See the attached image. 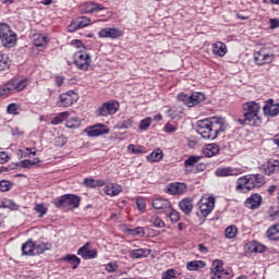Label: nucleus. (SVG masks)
I'll return each instance as SVG.
<instances>
[{
	"label": "nucleus",
	"mask_w": 279,
	"mask_h": 279,
	"mask_svg": "<svg viewBox=\"0 0 279 279\" xmlns=\"http://www.w3.org/2000/svg\"><path fill=\"white\" fill-rule=\"evenodd\" d=\"M228 124L226 120L219 117H213L197 122L196 132L207 141H215L220 132H226Z\"/></svg>",
	"instance_id": "nucleus-1"
},
{
	"label": "nucleus",
	"mask_w": 279,
	"mask_h": 279,
	"mask_svg": "<svg viewBox=\"0 0 279 279\" xmlns=\"http://www.w3.org/2000/svg\"><path fill=\"white\" fill-rule=\"evenodd\" d=\"M243 110V119H239L238 123L240 125H252L253 128L260 126L263 120L258 117V112H260V105L256 101H248L242 105Z\"/></svg>",
	"instance_id": "nucleus-2"
},
{
	"label": "nucleus",
	"mask_w": 279,
	"mask_h": 279,
	"mask_svg": "<svg viewBox=\"0 0 279 279\" xmlns=\"http://www.w3.org/2000/svg\"><path fill=\"white\" fill-rule=\"evenodd\" d=\"M210 279H230L234 278V270L230 267L223 268V260L215 259L209 268Z\"/></svg>",
	"instance_id": "nucleus-3"
},
{
	"label": "nucleus",
	"mask_w": 279,
	"mask_h": 279,
	"mask_svg": "<svg viewBox=\"0 0 279 279\" xmlns=\"http://www.w3.org/2000/svg\"><path fill=\"white\" fill-rule=\"evenodd\" d=\"M27 86H29V80L13 78L0 88V97H8V95H12L14 90L16 93H21V90H25Z\"/></svg>",
	"instance_id": "nucleus-4"
},
{
	"label": "nucleus",
	"mask_w": 279,
	"mask_h": 279,
	"mask_svg": "<svg viewBox=\"0 0 279 279\" xmlns=\"http://www.w3.org/2000/svg\"><path fill=\"white\" fill-rule=\"evenodd\" d=\"M0 40L8 49L16 45V33L7 23H0Z\"/></svg>",
	"instance_id": "nucleus-5"
},
{
	"label": "nucleus",
	"mask_w": 279,
	"mask_h": 279,
	"mask_svg": "<svg viewBox=\"0 0 279 279\" xmlns=\"http://www.w3.org/2000/svg\"><path fill=\"white\" fill-rule=\"evenodd\" d=\"M81 202L82 199L77 195L64 194L58 201H54L53 204L56 208H68L69 210H73L80 208Z\"/></svg>",
	"instance_id": "nucleus-6"
},
{
	"label": "nucleus",
	"mask_w": 279,
	"mask_h": 279,
	"mask_svg": "<svg viewBox=\"0 0 279 279\" xmlns=\"http://www.w3.org/2000/svg\"><path fill=\"white\" fill-rule=\"evenodd\" d=\"M92 62L90 53L82 50L74 53V64L80 71H88Z\"/></svg>",
	"instance_id": "nucleus-7"
},
{
	"label": "nucleus",
	"mask_w": 279,
	"mask_h": 279,
	"mask_svg": "<svg viewBox=\"0 0 279 279\" xmlns=\"http://www.w3.org/2000/svg\"><path fill=\"white\" fill-rule=\"evenodd\" d=\"M80 97L73 90H69L59 96L57 106L58 108H70L73 104L77 102Z\"/></svg>",
	"instance_id": "nucleus-8"
},
{
	"label": "nucleus",
	"mask_w": 279,
	"mask_h": 279,
	"mask_svg": "<svg viewBox=\"0 0 279 279\" xmlns=\"http://www.w3.org/2000/svg\"><path fill=\"white\" fill-rule=\"evenodd\" d=\"M215 208V197L201 198L198 202V209L202 217H208Z\"/></svg>",
	"instance_id": "nucleus-9"
},
{
	"label": "nucleus",
	"mask_w": 279,
	"mask_h": 279,
	"mask_svg": "<svg viewBox=\"0 0 279 279\" xmlns=\"http://www.w3.org/2000/svg\"><path fill=\"white\" fill-rule=\"evenodd\" d=\"M274 53L267 52L265 49H260L254 54V62L258 64V66H264V64H271L274 62Z\"/></svg>",
	"instance_id": "nucleus-10"
},
{
	"label": "nucleus",
	"mask_w": 279,
	"mask_h": 279,
	"mask_svg": "<svg viewBox=\"0 0 279 279\" xmlns=\"http://www.w3.org/2000/svg\"><path fill=\"white\" fill-rule=\"evenodd\" d=\"M241 173H243V169L233 167H219L215 171L217 178L236 177L241 175Z\"/></svg>",
	"instance_id": "nucleus-11"
},
{
	"label": "nucleus",
	"mask_w": 279,
	"mask_h": 279,
	"mask_svg": "<svg viewBox=\"0 0 279 279\" xmlns=\"http://www.w3.org/2000/svg\"><path fill=\"white\" fill-rule=\"evenodd\" d=\"M254 187L252 185V181L250 180L248 174L240 177L235 183L236 193H250Z\"/></svg>",
	"instance_id": "nucleus-12"
},
{
	"label": "nucleus",
	"mask_w": 279,
	"mask_h": 279,
	"mask_svg": "<svg viewBox=\"0 0 279 279\" xmlns=\"http://www.w3.org/2000/svg\"><path fill=\"white\" fill-rule=\"evenodd\" d=\"M87 136L95 138L97 136H104V134H110V129L106 124H96L85 130Z\"/></svg>",
	"instance_id": "nucleus-13"
},
{
	"label": "nucleus",
	"mask_w": 279,
	"mask_h": 279,
	"mask_svg": "<svg viewBox=\"0 0 279 279\" xmlns=\"http://www.w3.org/2000/svg\"><path fill=\"white\" fill-rule=\"evenodd\" d=\"M119 110V102L118 101H108L105 102L100 108H98L99 117H108L110 114H117Z\"/></svg>",
	"instance_id": "nucleus-14"
},
{
	"label": "nucleus",
	"mask_w": 279,
	"mask_h": 279,
	"mask_svg": "<svg viewBox=\"0 0 279 279\" xmlns=\"http://www.w3.org/2000/svg\"><path fill=\"white\" fill-rule=\"evenodd\" d=\"M100 38H111V40H117L123 36V31L114 27H105L98 32Z\"/></svg>",
	"instance_id": "nucleus-15"
},
{
	"label": "nucleus",
	"mask_w": 279,
	"mask_h": 279,
	"mask_svg": "<svg viewBox=\"0 0 279 279\" xmlns=\"http://www.w3.org/2000/svg\"><path fill=\"white\" fill-rule=\"evenodd\" d=\"M90 243H85L82 247L78 248L77 254L82 256L84 260H93V258H97V250H90Z\"/></svg>",
	"instance_id": "nucleus-16"
},
{
	"label": "nucleus",
	"mask_w": 279,
	"mask_h": 279,
	"mask_svg": "<svg viewBox=\"0 0 279 279\" xmlns=\"http://www.w3.org/2000/svg\"><path fill=\"white\" fill-rule=\"evenodd\" d=\"M88 25H90V17L81 16L70 24L69 29L70 32H77V29H84V27H88Z\"/></svg>",
	"instance_id": "nucleus-17"
},
{
	"label": "nucleus",
	"mask_w": 279,
	"mask_h": 279,
	"mask_svg": "<svg viewBox=\"0 0 279 279\" xmlns=\"http://www.w3.org/2000/svg\"><path fill=\"white\" fill-rule=\"evenodd\" d=\"M151 206L155 210H161L162 213H169L171 210V202L167 198H155Z\"/></svg>",
	"instance_id": "nucleus-18"
},
{
	"label": "nucleus",
	"mask_w": 279,
	"mask_h": 279,
	"mask_svg": "<svg viewBox=\"0 0 279 279\" xmlns=\"http://www.w3.org/2000/svg\"><path fill=\"white\" fill-rule=\"evenodd\" d=\"M189 189L186 183H170L167 187V193L170 195H184V192Z\"/></svg>",
	"instance_id": "nucleus-19"
},
{
	"label": "nucleus",
	"mask_w": 279,
	"mask_h": 279,
	"mask_svg": "<svg viewBox=\"0 0 279 279\" xmlns=\"http://www.w3.org/2000/svg\"><path fill=\"white\" fill-rule=\"evenodd\" d=\"M265 117H278L279 104L274 105V100H269L263 108Z\"/></svg>",
	"instance_id": "nucleus-20"
},
{
	"label": "nucleus",
	"mask_w": 279,
	"mask_h": 279,
	"mask_svg": "<svg viewBox=\"0 0 279 279\" xmlns=\"http://www.w3.org/2000/svg\"><path fill=\"white\" fill-rule=\"evenodd\" d=\"M104 10V7L95 2H85L81 5V12L83 14H93V12H99Z\"/></svg>",
	"instance_id": "nucleus-21"
},
{
	"label": "nucleus",
	"mask_w": 279,
	"mask_h": 279,
	"mask_svg": "<svg viewBox=\"0 0 279 279\" xmlns=\"http://www.w3.org/2000/svg\"><path fill=\"white\" fill-rule=\"evenodd\" d=\"M279 171V161L270 159L264 165V172L266 175H274Z\"/></svg>",
	"instance_id": "nucleus-22"
},
{
	"label": "nucleus",
	"mask_w": 279,
	"mask_h": 279,
	"mask_svg": "<svg viewBox=\"0 0 279 279\" xmlns=\"http://www.w3.org/2000/svg\"><path fill=\"white\" fill-rule=\"evenodd\" d=\"M214 56H218V58H223L226 53H228V46L222 41H217L211 45Z\"/></svg>",
	"instance_id": "nucleus-23"
},
{
	"label": "nucleus",
	"mask_w": 279,
	"mask_h": 279,
	"mask_svg": "<svg viewBox=\"0 0 279 279\" xmlns=\"http://www.w3.org/2000/svg\"><path fill=\"white\" fill-rule=\"evenodd\" d=\"M262 202L263 196H260L259 194H253L246 199L245 204L248 208H252L254 210L258 208V206H260Z\"/></svg>",
	"instance_id": "nucleus-24"
},
{
	"label": "nucleus",
	"mask_w": 279,
	"mask_h": 279,
	"mask_svg": "<svg viewBox=\"0 0 279 279\" xmlns=\"http://www.w3.org/2000/svg\"><path fill=\"white\" fill-rule=\"evenodd\" d=\"M22 255L23 256H36L34 241L28 240L24 244H22Z\"/></svg>",
	"instance_id": "nucleus-25"
},
{
	"label": "nucleus",
	"mask_w": 279,
	"mask_h": 279,
	"mask_svg": "<svg viewBox=\"0 0 279 279\" xmlns=\"http://www.w3.org/2000/svg\"><path fill=\"white\" fill-rule=\"evenodd\" d=\"M179 208L184 213V215H191L193 213V199L191 198H183L179 203Z\"/></svg>",
	"instance_id": "nucleus-26"
},
{
	"label": "nucleus",
	"mask_w": 279,
	"mask_h": 279,
	"mask_svg": "<svg viewBox=\"0 0 279 279\" xmlns=\"http://www.w3.org/2000/svg\"><path fill=\"white\" fill-rule=\"evenodd\" d=\"M248 180L253 189H260L265 184V177L263 174H248Z\"/></svg>",
	"instance_id": "nucleus-27"
},
{
	"label": "nucleus",
	"mask_w": 279,
	"mask_h": 279,
	"mask_svg": "<svg viewBox=\"0 0 279 279\" xmlns=\"http://www.w3.org/2000/svg\"><path fill=\"white\" fill-rule=\"evenodd\" d=\"M104 191L110 197H117V195H119V193H121V185L111 183V184L106 185L104 187Z\"/></svg>",
	"instance_id": "nucleus-28"
},
{
	"label": "nucleus",
	"mask_w": 279,
	"mask_h": 279,
	"mask_svg": "<svg viewBox=\"0 0 279 279\" xmlns=\"http://www.w3.org/2000/svg\"><path fill=\"white\" fill-rule=\"evenodd\" d=\"M246 248L248 250V252H255L258 254H263V252H265V250H267V247H265V245H263L262 243H259L257 241L248 242L246 244Z\"/></svg>",
	"instance_id": "nucleus-29"
},
{
	"label": "nucleus",
	"mask_w": 279,
	"mask_h": 279,
	"mask_svg": "<svg viewBox=\"0 0 279 279\" xmlns=\"http://www.w3.org/2000/svg\"><path fill=\"white\" fill-rule=\"evenodd\" d=\"M266 236L270 241H279V223L270 226L266 231Z\"/></svg>",
	"instance_id": "nucleus-30"
},
{
	"label": "nucleus",
	"mask_w": 279,
	"mask_h": 279,
	"mask_svg": "<svg viewBox=\"0 0 279 279\" xmlns=\"http://www.w3.org/2000/svg\"><path fill=\"white\" fill-rule=\"evenodd\" d=\"M206 267V262L204 260H192L186 264L187 271H199Z\"/></svg>",
	"instance_id": "nucleus-31"
},
{
	"label": "nucleus",
	"mask_w": 279,
	"mask_h": 279,
	"mask_svg": "<svg viewBox=\"0 0 279 279\" xmlns=\"http://www.w3.org/2000/svg\"><path fill=\"white\" fill-rule=\"evenodd\" d=\"M151 254V250L149 248H136L131 252V258H147Z\"/></svg>",
	"instance_id": "nucleus-32"
},
{
	"label": "nucleus",
	"mask_w": 279,
	"mask_h": 279,
	"mask_svg": "<svg viewBox=\"0 0 279 279\" xmlns=\"http://www.w3.org/2000/svg\"><path fill=\"white\" fill-rule=\"evenodd\" d=\"M204 154L206 158H213V156H217V154H219V145L208 144L204 149Z\"/></svg>",
	"instance_id": "nucleus-33"
},
{
	"label": "nucleus",
	"mask_w": 279,
	"mask_h": 279,
	"mask_svg": "<svg viewBox=\"0 0 279 279\" xmlns=\"http://www.w3.org/2000/svg\"><path fill=\"white\" fill-rule=\"evenodd\" d=\"M47 250H51V244L44 242H35V255L45 254Z\"/></svg>",
	"instance_id": "nucleus-34"
},
{
	"label": "nucleus",
	"mask_w": 279,
	"mask_h": 279,
	"mask_svg": "<svg viewBox=\"0 0 279 279\" xmlns=\"http://www.w3.org/2000/svg\"><path fill=\"white\" fill-rule=\"evenodd\" d=\"M63 260L70 263L72 265V269H77L82 263V259H80V257H77L75 254L66 255Z\"/></svg>",
	"instance_id": "nucleus-35"
},
{
	"label": "nucleus",
	"mask_w": 279,
	"mask_h": 279,
	"mask_svg": "<svg viewBox=\"0 0 279 279\" xmlns=\"http://www.w3.org/2000/svg\"><path fill=\"white\" fill-rule=\"evenodd\" d=\"M147 160H149V162H160V160H162V149H155L147 156Z\"/></svg>",
	"instance_id": "nucleus-36"
},
{
	"label": "nucleus",
	"mask_w": 279,
	"mask_h": 279,
	"mask_svg": "<svg viewBox=\"0 0 279 279\" xmlns=\"http://www.w3.org/2000/svg\"><path fill=\"white\" fill-rule=\"evenodd\" d=\"M81 123L80 118L72 117L65 121V128L69 130H75L76 128H80Z\"/></svg>",
	"instance_id": "nucleus-37"
},
{
	"label": "nucleus",
	"mask_w": 279,
	"mask_h": 279,
	"mask_svg": "<svg viewBox=\"0 0 279 279\" xmlns=\"http://www.w3.org/2000/svg\"><path fill=\"white\" fill-rule=\"evenodd\" d=\"M33 41L35 47H43L44 45H47V36L43 34H35L33 36Z\"/></svg>",
	"instance_id": "nucleus-38"
},
{
	"label": "nucleus",
	"mask_w": 279,
	"mask_h": 279,
	"mask_svg": "<svg viewBox=\"0 0 279 279\" xmlns=\"http://www.w3.org/2000/svg\"><path fill=\"white\" fill-rule=\"evenodd\" d=\"M238 233H239V229L234 225L227 227L225 230V236L227 239H234V238H236Z\"/></svg>",
	"instance_id": "nucleus-39"
},
{
	"label": "nucleus",
	"mask_w": 279,
	"mask_h": 279,
	"mask_svg": "<svg viewBox=\"0 0 279 279\" xmlns=\"http://www.w3.org/2000/svg\"><path fill=\"white\" fill-rule=\"evenodd\" d=\"M166 215H167V217H169V219H170V221H172V223H178V221H180V213H178V210L173 209L172 206L166 213Z\"/></svg>",
	"instance_id": "nucleus-40"
},
{
	"label": "nucleus",
	"mask_w": 279,
	"mask_h": 279,
	"mask_svg": "<svg viewBox=\"0 0 279 279\" xmlns=\"http://www.w3.org/2000/svg\"><path fill=\"white\" fill-rule=\"evenodd\" d=\"M178 101H182L189 108H193V100H192L191 95H186V94L181 93V94L178 95Z\"/></svg>",
	"instance_id": "nucleus-41"
},
{
	"label": "nucleus",
	"mask_w": 279,
	"mask_h": 279,
	"mask_svg": "<svg viewBox=\"0 0 279 279\" xmlns=\"http://www.w3.org/2000/svg\"><path fill=\"white\" fill-rule=\"evenodd\" d=\"M202 160V156H190L185 161H184V167H195L199 161Z\"/></svg>",
	"instance_id": "nucleus-42"
},
{
	"label": "nucleus",
	"mask_w": 279,
	"mask_h": 279,
	"mask_svg": "<svg viewBox=\"0 0 279 279\" xmlns=\"http://www.w3.org/2000/svg\"><path fill=\"white\" fill-rule=\"evenodd\" d=\"M8 69H10V59L0 53V71H8Z\"/></svg>",
	"instance_id": "nucleus-43"
},
{
	"label": "nucleus",
	"mask_w": 279,
	"mask_h": 279,
	"mask_svg": "<svg viewBox=\"0 0 279 279\" xmlns=\"http://www.w3.org/2000/svg\"><path fill=\"white\" fill-rule=\"evenodd\" d=\"M66 117H69V112H61L59 116L54 117L51 120V124L60 125V123H62L64 121V119H66Z\"/></svg>",
	"instance_id": "nucleus-44"
},
{
	"label": "nucleus",
	"mask_w": 279,
	"mask_h": 279,
	"mask_svg": "<svg viewBox=\"0 0 279 279\" xmlns=\"http://www.w3.org/2000/svg\"><path fill=\"white\" fill-rule=\"evenodd\" d=\"M151 123H154V120L148 117L140 122L138 129L143 131L149 130Z\"/></svg>",
	"instance_id": "nucleus-45"
},
{
	"label": "nucleus",
	"mask_w": 279,
	"mask_h": 279,
	"mask_svg": "<svg viewBox=\"0 0 279 279\" xmlns=\"http://www.w3.org/2000/svg\"><path fill=\"white\" fill-rule=\"evenodd\" d=\"M192 97V106H197L201 101H204V94L202 93H193Z\"/></svg>",
	"instance_id": "nucleus-46"
},
{
	"label": "nucleus",
	"mask_w": 279,
	"mask_h": 279,
	"mask_svg": "<svg viewBox=\"0 0 279 279\" xmlns=\"http://www.w3.org/2000/svg\"><path fill=\"white\" fill-rule=\"evenodd\" d=\"M34 210L39 215V217H45L48 211L47 207H45L44 204L35 205Z\"/></svg>",
	"instance_id": "nucleus-47"
},
{
	"label": "nucleus",
	"mask_w": 279,
	"mask_h": 279,
	"mask_svg": "<svg viewBox=\"0 0 279 279\" xmlns=\"http://www.w3.org/2000/svg\"><path fill=\"white\" fill-rule=\"evenodd\" d=\"M10 189H12V182L5 180L0 181V191L2 193H8Z\"/></svg>",
	"instance_id": "nucleus-48"
},
{
	"label": "nucleus",
	"mask_w": 279,
	"mask_h": 279,
	"mask_svg": "<svg viewBox=\"0 0 279 279\" xmlns=\"http://www.w3.org/2000/svg\"><path fill=\"white\" fill-rule=\"evenodd\" d=\"M163 132H166V134H173L178 132V126L171 124V122H168L163 128Z\"/></svg>",
	"instance_id": "nucleus-49"
},
{
	"label": "nucleus",
	"mask_w": 279,
	"mask_h": 279,
	"mask_svg": "<svg viewBox=\"0 0 279 279\" xmlns=\"http://www.w3.org/2000/svg\"><path fill=\"white\" fill-rule=\"evenodd\" d=\"M66 142L68 140H66V136L64 135H60L54 140L57 147H64V145H66Z\"/></svg>",
	"instance_id": "nucleus-50"
},
{
	"label": "nucleus",
	"mask_w": 279,
	"mask_h": 279,
	"mask_svg": "<svg viewBox=\"0 0 279 279\" xmlns=\"http://www.w3.org/2000/svg\"><path fill=\"white\" fill-rule=\"evenodd\" d=\"M151 223L154 228H165V221L160 219V217H154L151 218Z\"/></svg>",
	"instance_id": "nucleus-51"
},
{
	"label": "nucleus",
	"mask_w": 279,
	"mask_h": 279,
	"mask_svg": "<svg viewBox=\"0 0 279 279\" xmlns=\"http://www.w3.org/2000/svg\"><path fill=\"white\" fill-rule=\"evenodd\" d=\"M8 114H19V106L16 104H10L7 108Z\"/></svg>",
	"instance_id": "nucleus-52"
},
{
	"label": "nucleus",
	"mask_w": 279,
	"mask_h": 279,
	"mask_svg": "<svg viewBox=\"0 0 279 279\" xmlns=\"http://www.w3.org/2000/svg\"><path fill=\"white\" fill-rule=\"evenodd\" d=\"M132 123H134V120L132 118L122 121L120 124V130H128L132 128Z\"/></svg>",
	"instance_id": "nucleus-53"
},
{
	"label": "nucleus",
	"mask_w": 279,
	"mask_h": 279,
	"mask_svg": "<svg viewBox=\"0 0 279 279\" xmlns=\"http://www.w3.org/2000/svg\"><path fill=\"white\" fill-rule=\"evenodd\" d=\"M135 204L138 210H145V208H147V204L145 203L144 198H136Z\"/></svg>",
	"instance_id": "nucleus-54"
},
{
	"label": "nucleus",
	"mask_w": 279,
	"mask_h": 279,
	"mask_svg": "<svg viewBox=\"0 0 279 279\" xmlns=\"http://www.w3.org/2000/svg\"><path fill=\"white\" fill-rule=\"evenodd\" d=\"M5 162H10V156L5 151H0V165H5Z\"/></svg>",
	"instance_id": "nucleus-55"
},
{
	"label": "nucleus",
	"mask_w": 279,
	"mask_h": 279,
	"mask_svg": "<svg viewBox=\"0 0 279 279\" xmlns=\"http://www.w3.org/2000/svg\"><path fill=\"white\" fill-rule=\"evenodd\" d=\"M117 269H119V266L117 264L109 263L106 265V271H108V274H114Z\"/></svg>",
	"instance_id": "nucleus-56"
},
{
	"label": "nucleus",
	"mask_w": 279,
	"mask_h": 279,
	"mask_svg": "<svg viewBox=\"0 0 279 279\" xmlns=\"http://www.w3.org/2000/svg\"><path fill=\"white\" fill-rule=\"evenodd\" d=\"M175 278V270L168 269L163 275L162 279H174Z\"/></svg>",
	"instance_id": "nucleus-57"
},
{
	"label": "nucleus",
	"mask_w": 279,
	"mask_h": 279,
	"mask_svg": "<svg viewBox=\"0 0 279 279\" xmlns=\"http://www.w3.org/2000/svg\"><path fill=\"white\" fill-rule=\"evenodd\" d=\"M4 208H9L10 210H19V205H16L14 201H9L4 204Z\"/></svg>",
	"instance_id": "nucleus-58"
},
{
	"label": "nucleus",
	"mask_w": 279,
	"mask_h": 279,
	"mask_svg": "<svg viewBox=\"0 0 279 279\" xmlns=\"http://www.w3.org/2000/svg\"><path fill=\"white\" fill-rule=\"evenodd\" d=\"M132 234H134L135 236H143L145 235V229L143 227H137L132 230Z\"/></svg>",
	"instance_id": "nucleus-59"
},
{
	"label": "nucleus",
	"mask_w": 279,
	"mask_h": 279,
	"mask_svg": "<svg viewBox=\"0 0 279 279\" xmlns=\"http://www.w3.org/2000/svg\"><path fill=\"white\" fill-rule=\"evenodd\" d=\"M17 167H22L23 169H29L32 166V160L25 159L17 163Z\"/></svg>",
	"instance_id": "nucleus-60"
},
{
	"label": "nucleus",
	"mask_w": 279,
	"mask_h": 279,
	"mask_svg": "<svg viewBox=\"0 0 279 279\" xmlns=\"http://www.w3.org/2000/svg\"><path fill=\"white\" fill-rule=\"evenodd\" d=\"M269 23H270V29H277V27H279V20L278 19H270Z\"/></svg>",
	"instance_id": "nucleus-61"
},
{
	"label": "nucleus",
	"mask_w": 279,
	"mask_h": 279,
	"mask_svg": "<svg viewBox=\"0 0 279 279\" xmlns=\"http://www.w3.org/2000/svg\"><path fill=\"white\" fill-rule=\"evenodd\" d=\"M85 186H89L90 189H95V180L94 179H84Z\"/></svg>",
	"instance_id": "nucleus-62"
},
{
	"label": "nucleus",
	"mask_w": 279,
	"mask_h": 279,
	"mask_svg": "<svg viewBox=\"0 0 279 279\" xmlns=\"http://www.w3.org/2000/svg\"><path fill=\"white\" fill-rule=\"evenodd\" d=\"M54 82H56L58 88H60V86H62L64 84V77L56 76Z\"/></svg>",
	"instance_id": "nucleus-63"
},
{
	"label": "nucleus",
	"mask_w": 279,
	"mask_h": 279,
	"mask_svg": "<svg viewBox=\"0 0 279 279\" xmlns=\"http://www.w3.org/2000/svg\"><path fill=\"white\" fill-rule=\"evenodd\" d=\"M198 251L201 254H208V247H206L204 244H198Z\"/></svg>",
	"instance_id": "nucleus-64"
}]
</instances>
